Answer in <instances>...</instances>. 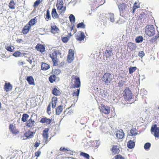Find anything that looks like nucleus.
I'll list each match as a JSON object with an SVG mask.
<instances>
[{"label": "nucleus", "mask_w": 159, "mask_h": 159, "mask_svg": "<svg viewBox=\"0 0 159 159\" xmlns=\"http://www.w3.org/2000/svg\"><path fill=\"white\" fill-rule=\"evenodd\" d=\"M118 7L120 15L123 17H125L127 13L126 11L129 7V6L125 3H122L118 5Z\"/></svg>", "instance_id": "obj_1"}, {"label": "nucleus", "mask_w": 159, "mask_h": 159, "mask_svg": "<svg viewBox=\"0 0 159 159\" xmlns=\"http://www.w3.org/2000/svg\"><path fill=\"white\" fill-rule=\"evenodd\" d=\"M58 54L61 53L56 50H54L49 53V56L52 59L53 66H57L58 65L59 61L57 58V55Z\"/></svg>", "instance_id": "obj_2"}, {"label": "nucleus", "mask_w": 159, "mask_h": 159, "mask_svg": "<svg viewBox=\"0 0 159 159\" xmlns=\"http://www.w3.org/2000/svg\"><path fill=\"white\" fill-rule=\"evenodd\" d=\"M113 79V76L110 73L108 72L105 73L102 78V80L107 85L111 84Z\"/></svg>", "instance_id": "obj_3"}, {"label": "nucleus", "mask_w": 159, "mask_h": 159, "mask_svg": "<svg viewBox=\"0 0 159 159\" xmlns=\"http://www.w3.org/2000/svg\"><path fill=\"white\" fill-rule=\"evenodd\" d=\"M64 2L63 0H57L56 6L57 9L59 10V13L60 14H63L66 9V6H64Z\"/></svg>", "instance_id": "obj_4"}, {"label": "nucleus", "mask_w": 159, "mask_h": 159, "mask_svg": "<svg viewBox=\"0 0 159 159\" xmlns=\"http://www.w3.org/2000/svg\"><path fill=\"white\" fill-rule=\"evenodd\" d=\"M155 30L152 25H148L145 28V33L149 37L153 36L155 34Z\"/></svg>", "instance_id": "obj_5"}, {"label": "nucleus", "mask_w": 159, "mask_h": 159, "mask_svg": "<svg viewBox=\"0 0 159 159\" xmlns=\"http://www.w3.org/2000/svg\"><path fill=\"white\" fill-rule=\"evenodd\" d=\"M123 96L125 99L127 101L132 98V93L129 88H126L123 91Z\"/></svg>", "instance_id": "obj_6"}, {"label": "nucleus", "mask_w": 159, "mask_h": 159, "mask_svg": "<svg viewBox=\"0 0 159 159\" xmlns=\"http://www.w3.org/2000/svg\"><path fill=\"white\" fill-rule=\"evenodd\" d=\"M151 131L155 138H159V127H157V125L154 124L152 125Z\"/></svg>", "instance_id": "obj_7"}, {"label": "nucleus", "mask_w": 159, "mask_h": 159, "mask_svg": "<svg viewBox=\"0 0 159 159\" xmlns=\"http://www.w3.org/2000/svg\"><path fill=\"white\" fill-rule=\"evenodd\" d=\"M71 78V81L74 83V88H79L80 86V80L78 76L73 75L72 76Z\"/></svg>", "instance_id": "obj_8"}, {"label": "nucleus", "mask_w": 159, "mask_h": 159, "mask_svg": "<svg viewBox=\"0 0 159 159\" xmlns=\"http://www.w3.org/2000/svg\"><path fill=\"white\" fill-rule=\"evenodd\" d=\"M75 37L77 41L79 42L80 43H82V41H84L85 37L84 34L83 32L80 31L78 32L75 35Z\"/></svg>", "instance_id": "obj_9"}, {"label": "nucleus", "mask_w": 159, "mask_h": 159, "mask_svg": "<svg viewBox=\"0 0 159 159\" xmlns=\"http://www.w3.org/2000/svg\"><path fill=\"white\" fill-rule=\"evenodd\" d=\"M100 109L101 113L105 115L109 114L110 112V108L103 104L101 105Z\"/></svg>", "instance_id": "obj_10"}, {"label": "nucleus", "mask_w": 159, "mask_h": 159, "mask_svg": "<svg viewBox=\"0 0 159 159\" xmlns=\"http://www.w3.org/2000/svg\"><path fill=\"white\" fill-rule=\"evenodd\" d=\"M75 51L74 50L70 49L69 50L68 54L67 57V60L68 63L71 62L74 59Z\"/></svg>", "instance_id": "obj_11"}, {"label": "nucleus", "mask_w": 159, "mask_h": 159, "mask_svg": "<svg viewBox=\"0 0 159 159\" xmlns=\"http://www.w3.org/2000/svg\"><path fill=\"white\" fill-rule=\"evenodd\" d=\"M110 149L113 155L118 154L120 152V148L117 145H111L110 146Z\"/></svg>", "instance_id": "obj_12"}, {"label": "nucleus", "mask_w": 159, "mask_h": 159, "mask_svg": "<svg viewBox=\"0 0 159 159\" xmlns=\"http://www.w3.org/2000/svg\"><path fill=\"white\" fill-rule=\"evenodd\" d=\"M9 129L13 134L16 135L19 133V130L17 129L16 126L12 124H10L9 126Z\"/></svg>", "instance_id": "obj_13"}, {"label": "nucleus", "mask_w": 159, "mask_h": 159, "mask_svg": "<svg viewBox=\"0 0 159 159\" xmlns=\"http://www.w3.org/2000/svg\"><path fill=\"white\" fill-rule=\"evenodd\" d=\"M49 130L48 128H45L43 131L42 135L43 138L45 139V143H47L49 141L48 139V132Z\"/></svg>", "instance_id": "obj_14"}, {"label": "nucleus", "mask_w": 159, "mask_h": 159, "mask_svg": "<svg viewBox=\"0 0 159 159\" xmlns=\"http://www.w3.org/2000/svg\"><path fill=\"white\" fill-rule=\"evenodd\" d=\"M35 121L30 117L26 122L25 125L28 128H32L34 126Z\"/></svg>", "instance_id": "obj_15"}, {"label": "nucleus", "mask_w": 159, "mask_h": 159, "mask_svg": "<svg viewBox=\"0 0 159 159\" xmlns=\"http://www.w3.org/2000/svg\"><path fill=\"white\" fill-rule=\"evenodd\" d=\"M35 133V132L29 130L25 133L24 136L27 139H31L33 137Z\"/></svg>", "instance_id": "obj_16"}, {"label": "nucleus", "mask_w": 159, "mask_h": 159, "mask_svg": "<svg viewBox=\"0 0 159 159\" xmlns=\"http://www.w3.org/2000/svg\"><path fill=\"white\" fill-rule=\"evenodd\" d=\"M35 48L37 51L41 52H43L45 51V46L43 44L38 43L35 47Z\"/></svg>", "instance_id": "obj_17"}, {"label": "nucleus", "mask_w": 159, "mask_h": 159, "mask_svg": "<svg viewBox=\"0 0 159 159\" xmlns=\"http://www.w3.org/2000/svg\"><path fill=\"white\" fill-rule=\"evenodd\" d=\"M128 48L131 51H133L135 50L137 48V45L135 43L129 42L127 44Z\"/></svg>", "instance_id": "obj_18"}, {"label": "nucleus", "mask_w": 159, "mask_h": 159, "mask_svg": "<svg viewBox=\"0 0 159 159\" xmlns=\"http://www.w3.org/2000/svg\"><path fill=\"white\" fill-rule=\"evenodd\" d=\"M12 86L10 83L6 82L4 85V89L6 92L11 91Z\"/></svg>", "instance_id": "obj_19"}, {"label": "nucleus", "mask_w": 159, "mask_h": 159, "mask_svg": "<svg viewBox=\"0 0 159 159\" xmlns=\"http://www.w3.org/2000/svg\"><path fill=\"white\" fill-rule=\"evenodd\" d=\"M116 136L118 139H122L124 136V133L122 130L117 131Z\"/></svg>", "instance_id": "obj_20"}, {"label": "nucleus", "mask_w": 159, "mask_h": 159, "mask_svg": "<svg viewBox=\"0 0 159 159\" xmlns=\"http://www.w3.org/2000/svg\"><path fill=\"white\" fill-rule=\"evenodd\" d=\"M52 120L44 117L41 119L40 122L42 123H45L47 125L49 124L52 122Z\"/></svg>", "instance_id": "obj_21"}, {"label": "nucleus", "mask_w": 159, "mask_h": 159, "mask_svg": "<svg viewBox=\"0 0 159 159\" xmlns=\"http://www.w3.org/2000/svg\"><path fill=\"white\" fill-rule=\"evenodd\" d=\"M60 30L56 25L51 26V32L53 34H56L58 33Z\"/></svg>", "instance_id": "obj_22"}, {"label": "nucleus", "mask_w": 159, "mask_h": 159, "mask_svg": "<svg viewBox=\"0 0 159 159\" xmlns=\"http://www.w3.org/2000/svg\"><path fill=\"white\" fill-rule=\"evenodd\" d=\"M31 29L30 26H29L27 24H26L22 29V32L24 34H27Z\"/></svg>", "instance_id": "obj_23"}, {"label": "nucleus", "mask_w": 159, "mask_h": 159, "mask_svg": "<svg viewBox=\"0 0 159 159\" xmlns=\"http://www.w3.org/2000/svg\"><path fill=\"white\" fill-rule=\"evenodd\" d=\"M138 134V131L134 128H132L130 130L129 135L130 136H135Z\"/></svg>", "instance_id": "obj_24"}, {"label": "nucleus", "mask_w": 159, "mask_h": 159, "mask_svg": "<svg viewBox=\"0 0 159 159\" xmlns=\"http://www.w3.org/2000/svg\"><path fill=\"white\" fill-rule=\"evenodd\" d=\"M26 80L29 84L35 85L34 80L32 76H27Z\"/></svg>", "instance_id": "obj_25"}, {"label": "nucleus", "mask_w": 159, "mask_h": 159, "mask_svg": "<svg viewBox=\"0 0 159 159\" xmlns=\"http://www.w3.org/2000/svg\"><path fill=\"white\" fill-rule=\"evenodd\" d=\"M51 15L52 17L54 19H57L59 17V15L56 11V9L55 8L52 9Z\"/></svg>", "instance_id": "obj_26"}, {"label": "nucleus", "mask_w": 159, "mask_h": 159, "mask_svg": "<svg viewBox=\"0 0 159 159\" xmlns=\"http://www.w3.org/2000/svg\"><path fill=\"white\" fill-rule=\"evenodd\" d=\"M63 110L62 106L60 105L58 106L56 109V114L59 115L62 112Z\"/></svg>", "instance_id": "obj_27"}, {"label": "nucleus", "mask_w": 159, "mask_h": 159, "mask_svg": "<svg viewBox=\"0 0 159 159\" xmlns=\"http://www.w3.org/2000/svg\"><path fill=\"white\" fill-rule=\"evenodd\" d=\"M140 7V3L138 1L137 2H136L134 4L133 7V11L132 13L134 14L136 9Z\"/></svg>", "instance_id": "obj_28"}, {"label": "nucleus", "mask_w": 159, "mask_h": 159, "mask_svg": "<svg viewBox=\"0 0 159 159\" xmlns=\"http://www.w3.org/2000/svg\"><path fill=\"white\" fill-rule=\"evenodd\" d=\"M57 102V97H53L52 99V107L53 109L55 108L56 107Z\"/></svg>", "instance_id": "obj_29"}, {"label": "nucleus", "mask_w": 159, "mask_h": 159, "mask_svg": "<svg viewBox=\"0 0 159 159\" xmlns=\"http://www.w3.org/2000/svg\"><path fill=\"white\" fill-rule=\"evenodd\" d=\"M50 68L49 65L47 63L44 62H42L41 65V69L43 70H46Z\"/></svg>", "instance_id": "obj_30"}, {"label": "nucleus", "mask_w": 159, "mask_h": 159, "mask_svg": "<svg viewBox=\"0 0 159 159\" xmlns=\"http://www.w3.org/2000/svg\"><path fill=\"white\" fill-rule=\"evenodd\" d=\"M37 22L36 20V17H35L33 19H31L27 24L29 26H31L34 25Z\"/></svg>", "instance_id": "obj_31"}, {"label": "nucleus", "mask_w": 159, "mask_h": 159, "mask_svg": "<svg viewBox=\"0 0 159 159\" xmlns=\"http://www.w3.org/2000/svg\"><path fill=\"white\" fill-rule=\"evenodd\" d=\"M135 146V142L132 140H129L128 142L127 146L129 148L131 149L134 147Z\"/></svg>", "instance_id": "obj_32"}, {"label": "nucleus", "mask_w": 159, "mask_h": 159, "mask_svg": "<svg viewBox=\"0 0 159 159\" xmlns=\"http://www.w3.org/2000/svg\"><path fill=\"white\" fill-rule=\"evenodd\" d=\"M57 79V77L55 75H50L49 78V80L51 83H53Z\"/></svg>", "instance_id": "obj_33"}, {"label": "nucleus", "mask_w": 159, "mask_h": 159, "mask_svg": "<svg viewBox=\"0 0 159 159\" xmlns=\"http://www.w3.org/2000/svg\"><path fill=\"white\" fill-rule=\"evenodd\" d=\"M29 117V115L28 114L26 113H24L22 115L21 120L24 122L27 121Z\"/></svg>", "instance_id": "obj_34"}, {"label": "nucleus", "mask_w": 159, "mask_h": 159, "mask_svg": "<svg viewBox=\"0 0 159 159\" xmlns=\"http://www.w3.org/2000/svg\"><path fill=\"white\" fill-rule=\"evenodd\" d=\"M52 93L56 96H59L60 95L61 92L56 88H54L52 91Z\"/></svg>", "instance_id": "obj_35"}, {"label": "nucleus", "mask_w": 159, "mask_h": 159, "mask_svg": "<svg viewBox=\"0 0 159 159\" xmlns=\"http://www.w3.org/2000/svg\"><path fill=\"white\" fill-rule=\"evenodd\" d=\"M45 18L46 20L47 21L51 19V16L50 15V11L48 9H47L46 11V14L45 16Z\"/></svg>", "instance_id": "obj_36"}, {"label": "nucleus", "mask_w": 159, "mask_h": 159, "mask_svg": "<svg viewBox=\"0 0 159 159\" xmlns=\"http://www.w3.org/2000/svg\"><path fill=\"white\" fill-rule=\"evenodd\" d=\"M16 5V3L14 2L13 0L10 1L9 4V7L11 9H14L15 8V6Z\"/></svg>", "instance_id": "obj_37"}, {"label": "nucleus", "mask_w": 159, "mask_h": 159, "mask_svg": "<svg viewBox=\"0 0 159 159\" xmlns=\"http://www.w3.org/2000/svg\"><path fill=\"white\" fill-rule=\"evenodd\" d=\"M107 58H110L112 55V50H107L105 52Z\"/></svg>", "instance_id": "obj_38"}, {"label": "nucleus", "mask_w": 159, "mask_h": 159, "mask_svg": "<svg viewBox=\"0 0 159 159\" xmlns=\"http://www.w3.org/2000/svg\"><path fill=\"white\" fill-rule=\"evenodd\" d=\"M137 69V67L135 66L130 67L129 68V73L130 74H132Z\"/></svg>", "instance_id": "obj_39"}, {"label": "nucleus", "mask_w": 159, "mask_h": 159, "mask_svg": "<svg viewBox=\"0 0 159 159\" xmlns=\"http://www.w3.org/2000/svg\"><path fill=\"white\" fill-rule=\"evenodd\" d=\"M87 121V118L85 117H82L80 120V123L82 125H84L86 124Z\"/></svg>", "instance_id": "obj_40"}, {"label": "nucleus", "mask_w": 159, "mask_h": 159, "mask_svg": "<svg viewBox=\"0 0 159 159\" xmlns=\"http://www.w3.org/2000/svg\"><path fill=\"white\" fill-rule=\"evenodd\" d=\"M143 38L142 36H139L136 37L135 40L137 43H139L143 41Z\"/></svg>", "instance_id": "obj_41"}, {"label": "nucleus", "mask_w": 159, "mask_h": 159, "mask_svg": "<svg viewBox=\"0 0 159 159\" xmlns=\"http://www.w3.org/2000/svg\"><path fill=\"white\" fill-rule=\"evenodd\" d=\"M159 37V34H156V35L154 37L152 38L150 40V42L151 43H153L155 42L157 39Z\"/></svg>", "instance_id": "obj_42"}, {"label": "nucleus", "mask_w": 159, "mask_h": 159, "mask_svg": "<svg viewBox=\"0 0 159 159\" xmlns=\"http://www.w3.org/2000/svg\"><path fill=\"white\" fill-rule=\"evenodd\" d=\"M70 21L71 23H74L75 22V16L71 14L69 17Z\"/></svg>", "instance_id": "obj_43"}, {"label": "nucleus", "mask_w": 159, "mask_h": 159, "mask_svg": "<svg viewBox=\"0 0 159 159\" xmlns=\"http://www.w3.org/2000/svg\"><path fill=\"white\" fill-rule=\"evenodd\" d=\"M77 27L78 28H81L83 29H84L85 27V25L84 23L83 22L80 23L77 25Z\"/></svg>", "instance_id": "obj_44"}, {"label": "nucleus", "mask_w": 159, "mask_h": 159, "mask_svg": "<svg viewBox=\"0 0 159 159\" xmlns=\"http://www.w3.org/2000/svg\"><path fill=\"white\" fill-rule=\"evenodd\" d=\"M80 155L83 156L87 159H89V155L87 153L83 152H81L80 153Z\"/></svg>", "instance_id": "obj_45"}, {"label": "nucleus", "mask_w": 159, "mask_h": 159, "mask_svg": "<svg viewBox=\"0 0 159 159\" xmlns=\"http://www.w3.org/2000/svg\"><path fill=\"white\" fill-rule=\"evenodd\" d=\"M114 159H125V158L121 155L117 154L114 156Z\"/></svg>", "instance_id": "obj_46"}, {"label": "nucleus", "mask_w": 159, "mask_h": 159, "mask_svg": "<svg viewBox=\"0 0 159 159\" xmlns=\"http://www.w3.org/2000/svg\"><path fill=\"white\" fill-rule=\"evenodd\" d=\"M151 143H146L144 145V148L146 150H148L151 147Z\"/></svg>", "instance_id": "obj_47"}, {"label": "nucleus", "mask_w": 159, "mask_h": 159, "mask_svg": "<svg viewBox=\"0 0 159 159\" xmlns=\"http://www.w3.org/2000/svg\"><path fill=\"white\" fill-rule=\"evenodd\" d=\"M77 91H74L72 94L73 96H78L80 93V89H77Z\"/></svg>", "instance_id": "obj_48"}, {"label": "nucleus", "mask_w": 159, "mask_h": 159, "mask_svg": "<svg viewBox=\"0 0 159 159\" xmlns=\"http://www.w3.org/2000/svg\"><path fill=\"white\" fill-rule=\"evenodd\" d=\"M42 1L43 0H37L34 3L33 5L34 7H35L38 6L40 3L42 2Z\"/></svg>", "instance_id": "obj_49"}, {"label": "nucleus", "mask_w": 159, "mask_h": 159, "mask_svg": "<svg viewBox=\"0 0 159 159\" xmlns=\"http://www.w3.org/2000/svg\"><path fill=\"white\" fill-rule=\"evenodd\" d=\"M124 84L125 81L123 80H121L118 83L117 86L118 87H121L124 85Z\"/></svg>", "instance_id": "obj_50"}, {"label": "nucleus", "mask_w": 159, "mask_h": 159, "mask_svg": "<svg viewBox=\"0 0 159 159\" xmlns=\"http://www.w3.org/2000/svg\"><path fill=\"white\" fill-rule=\"evenodd\" d=\"M54 75H59L61 72V70L59 69H56L53 71Z\"/></svg>", "instance_id": "obj_51"}, {"label": "nucleus", "mask_w": 159, "mask_h": 159, "mask_svg": "<svg viewBox=\"0 0 159 159\" xmlns=\"http://www.w3.org/2000/svg\"><path fill=\"white\" fill-rule=\"evenodd\" d=\"M21 54V53L20 52L17 51L13 53V55L16 57H17L20 56Z\"/></svg>", "instance_id": "obj_52"}, {"label": "nucleus", "mask_w": 159, "mask_h": 159, "mask_svg": "<svg viewBox=\"0 0 159 159\" xmlns=\"http://www.w3.org/2000/svg\"><path fill=\"white\" fill-rule=\"evenodd\" d=\"M61 40L64 43H67L69 40V38L67 37H62Z\"/></svg>", "instance_id": "obj_53"}, {"label": "nucleus", "mask_w": 159, "mask_h": 159, "mask_svg": "<svg viewBox=\"0 0 159 159\" xmlns=\"http://www.w3.org/2000/svg\"><path fill=\"white\" fill-rule=\"evenodd\" d=\"M138 56L141 58H142L145 55V53L143 51H140L138 53Z\"/></svg>", "instance_id": "obj_54"}, {"label": "nucleus", "mask_w": 159, "mask_h": 159, "mask_svg": "<svg viewBox=\"0 0 159 159\" xmlns=\"http://www.w3.org/2000/svg\"><path fill=\"white\" fill-rule=\"evenodd\" d=\"M51 103H50L47 109V113L49 115H50L51 113V112H49V111H51Z\"/></svg>", "instance_id": "obj_55"}, {"label": "nucleus", "mask_w": 159, "mask_h": 159, "mask_svg": "<svg viewBox=\"0 0 159 159\" xmlns=\"http://www.w3.org/2000/svg\"><path fill=\"white\" fill-rule=\"evenodd\" d=\"M6 49L8 51H9L10 52H13V49L11 47V46H5Z\"/></svg>", "instance_id": "obj_56"}, {"label": "nucleus", "mask_w": 159, "mask_h": 159, "mask_svg": "<svg viewBox=\"0 0 159 159\" xmlns=\"http://www.w3.org/2000/svg\"><path fill=\"white\" fill-rule=\"evenodd\" d=\"M60 150L61 152H63L64 151H70V150L68 148H65L61 147L60 149Z\"/></svg>", "instance_id": "obj_57"}, {"label": "nucleus", "mask_w": 159, "mask_h": 159, "mask_svg": "<svg viewBox=\"0 0 159 159\" xmlns=\"http://www.w3.org/2000/svg\"><path fill=\"white\" fill-rule=\"evenodd\" d=\"M146 15L144 13L142 12L140 14L139 16V18L141 19H142L143 18H145V17H146Z\"/></svg>", "instance_id": "obj_58"}, {"label": "nucleus", "mask_w": 159, "mask_h": 159, "mask_svg": "<svg viewBox=\"0 0 159 159\" xmlns=\"http://www.w3.org/2000/svg\"><path fill=\"white\" fill-rule=\"evenodd\" d=\"M16 41L17 43H19L24 42V41L23 39L18 38L16 40Z\"/></svg>", "instance_id": "obj_59"}, {"label": "nucleus", "mask_w": 159, "mask_h": 159, "mask_svg": "<svg viewBox=\"0 0 159 159\" xmlns=\"http://www.w3.org/2000/svg\"><path fill=\"white\" fill-rule=\"evenodd\" d=\"M41 153V151L39 150L37 152H36L35 153V156L38 157H39Z\"/></svg>", "instance_id": "obj_60"}, {"label": "nucleus", "mask_w": 159, "mask_h": 159, "mask_svg": "<svg viewBox=\"0 0 159 159\" xmlns=\"http://www.w3.org/2000/svg\"><path fill=\"white\" fill-rule=\"evenodd\" d=\"M110 20L111 22H114L115 21L114 18V16L113 15H111L110 17Z\"/></svg>", "instance_id": "obj_61"}, {"label": "nucleus", "mask_w": 159, "mask_h": 159, "mask_svg": "<svg viewBox=\"0 0 159 159\" xmlns=\"http://www.w3.org/2000/svg\"><path fill=\"white\" fill-rule=\"evenodd\" d=\"M39 144H40V143L36 141L35 143L34 147L35 148H37L39 146Z\"/></svg>", "instance_id": "obj_62"}, {"label": "nucleus", "mask_w": 159, "mask_h": 159, "mask_svg": "<svg viewBox=\"0 0 159 159\" xmlns=\"http://www.w3.org/2000/svg\"><path fill=\"white\" fill-rule=\"evenodd\" d=\"M73 112V111L72 110H70L67 113V114L68 115H70Z\"/></svg>", "instance_id": "obj_63"}, {"label": "nucleus", "mask_w": 159, "mask_h": 159, "mask_svg": "<svg viewBox=\"0 0 159 159\" xmlns=\"http://www.w3.org/2000/svg\"><path fill=\"white\" fill-rule=\"evenodd\" d=\"M98 3H99L100 5H102L103 3V2H102V0H96Z\"/></svg>", "instance_id": "obj_64"}]
</instances>
